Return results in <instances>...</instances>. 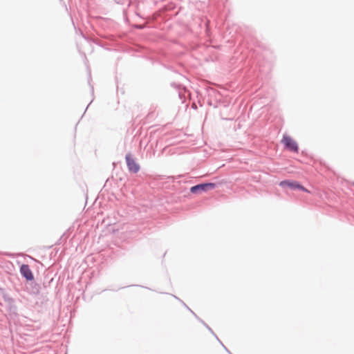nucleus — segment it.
I'll return each instance as SVG.
<instances>
[{
  "mask_svg": "<svg viewBox=\"0 0 354 354\" xmlns=\"http://www.w3.org/2000/svg\"><path fill=\"white\" fill-rule=\"evenodd\" d=\"M175 299H178V301H180L183 305L185 306V308H186L188 310H189L192 313V310L184 303L183 301H182L181 299H180L178 297H177L175 295H171Z\"/></svg>",
  "mask_w": 354,
  "mask_h": 354,
  "instance_id": "nucleus-9",
  "label": "nucleus"
},
{
  "mask_svg": "<svg viewBox=\"0 0 354 354\" xmlns=\"http://www.w3.org/2000/svg\"><path fill=\"white\" fill-rule=\"evenodd\" d=\"M192 315L197 319V320L201 322V324H203V325L204 326L206 327V328H207V330L215 337V338L217 339V340H219V338L217 337V335L214 333V331L212 330V329L203 321L202 320L201 318H199L197 315L194 313V312H192Z\"/></svg>",
  "mask_w": 354,
  "mask_h": 354,
  "instance_id": "nucleus-7",
  "label": "nucleus"
},
{
  "mask_svg": "<svg viewBox=\"0 0 354 354\" xmlns=\"http://www.w3.org/2000/svg\"><path fill=\"white\" fill-rule=\"evenodd\" d=\"M229 354H232V353L230 352V353H229Z\"/></svg>",
  "mask_w": 354,
  "mask_h": 354,
  "instance_id": "nucleus-21",
  "label": "nucleus"
},
{
  "mask_svg": "<svg viewBox=\"0 0 354 354\" xmlns=\"http://www.w3.org/2000/svg\"><path fill=\"white\" fill-rule=\"evenodd\" d=\"M279 185L282 188H289L291 190H300L304 192H309V191L304 187L301 183L296 180H284L279 183Z\"/></svg>",
  "mask_w": 354,
  "mask_h": 354,
  "instance_id": "nucleus-3",
  "label": "nucleus"
},
{
  "mask_svg": "<svg viewBox=\"0 0 354 354\" xmlns=\"http://www.w3.org/2000/svg\"><path fill=\"white\" fill-rule=\"evenodd\" d=\"M133 27L136 28V29H138V30H142L145 28V25L144 24H135L133 26Z\"/></svg>",
  "mask_w": 354,
  "mask_h": 354,
  "instance_id": "nucleus-10",
  "label": "nucleus"
},
{
  "mask_svg": "<svg viewBox=\"0 0 354 354\" xmlns=\"http://www.w3.org/2000/svg\"><path fill=\"white\" fill-rule=\"evenodd\" d=\"M125 160L128 170L131 173L136 174L140 171V165L136 161L135 158L130 152L125 155Z\"/></svg>",
  "mask_w": 354,
  "mask_h": 354,
  "instance_id": "nucleus-5",
  "label": "nucleus"
},
{
  "mask_svg": "<svg viewBox=\"0 0 354 354\" xmlns=\"http://www.w3.org/2000/svg\"><path fill=\"white\" fill-rule=\"evenodd\" d=\"M136 15L138 17H140V18H142V16H141V15H140L138 12H136Z\"/></svg>",
  "mask_w": 354,
  "mask_h": 354,
  "instance_id": "nucleus-15",
  "label": "nucleus"
},
{
  "mask_svg": "<svg viewBox=\"0 0 354 354\" xmlns=\"http://www.w3.org/2000/svg\"><path fill=\"white\" fill-rule=\"evenodd\" d=\"M220 344L222 345V346L224 348V349L228 353H230V351L227 349V348L222 343V342L219 339L218 340Z\"/></svg>",
  "mask_w": 354,
  "mask_h": 354,
  "instance_id": "nucleus-12",
  "label": "nucleus"
},
{
  "mask_svg": "<svg viewBox=\"0 0 354 354\" xmlns=\"http://www.w3.org/2000/svg\"><path fill=\"white\" fill-rule=\"evenodd\" d=\"M92 102H93V100H91L90 103H88V106L91 105V103H92Z\"/></svg>",
  "mask_w": 354,
  "mask_h": 354,
  "instance_id": "nucleus-18",
  "label": "nucleus"
},
{
  "mask_svg": "<svg viewBox=\"0 0 354 354\" xmlns=\"http://www.w3.org/2000/svg\"><path fill=\"white\" fill-rule=\"evenodd\" d=\"M92 102H93V100H91L90 103H88V106L91 105V103H92Z\"/></svg>",
  "mask_w": 354,
  "mask_h": 354,
  "instance_id": "nucleus-19",
  "label": "nucleus"
},
{
  "mask_svg": "<svg viewBox=\"0 0 354 354\" xmlns=\"http://www.w3.org/2000/svg\"><path fill=\"white\" fill-rule=\"evenodd\" d=\"M216 187V184L214 183H202L194 185L190 187L189 191L192 194H196L202 192H207L208 190L214 189Z\"/></svg>",
  "mask_w": 354,
  "mask_h": 354,
  "instance_id": "nucleus-2",
  "label": "nucleus"
},
{
  "mask_svg": "<svg viewBox=\"0 0 354 354\" xmlns=\"http://www.w3.org/2000/svg\"><path fill=\"white\" fill-rule=\"evenodd\" d=\"M92 102H93V100H91L90 103H88V106L91 105V103H92Z\"/></svg>",
  "mask_w": 354,
  "mask_h": 354,
  "instance_id": "nucleus-17",
  "label": "nucleus"
},
{
  "mask_svg": "<svg viewBox=\"0 0 354 354\" xmlns=\"http://www.w3.org/2000/svg\"><path fill=\"white\" fill-rule=\"evenodd\" d=\"M0 292L4 301L7 304V310L10 315L17 314V307L15 304V300L11 297L3 288H0Z\"/></svg>",
  "mask_w": 354,
  "mask_h": 354,
  "instance_id": "nucleus-1",
  "label": "nucleus"
},
{
  "mask_svg": "<svg viewBox=\"0 0 354 354\" xmlns=\"http://www.w3.org/2000/svg\"><path fill=\"white\" fill-rule=\"evenodd\" d=\"M91 92L93 93L94 91V88H93V86L91 85Z\"/></svg>",
  "mask_w": 354,
  "mask_h": 354,
  "instance_id": "nucleus-16",
  "label": "nucleus"
},
{
  "mask_svg": "<svg viewBox=\"0 0 354 354\" xmlns=\"http://www.w3.org/2000/svg\"><path fill=\"white\" fill-rule=\"evenodd\" d=\"M19 272L21 277L26 281H31L34 279L33 273L28 264H22L20 266Z\"/></svg>",
  "mask_w": 354,
  "mask_h": 354,
  "instance_id": "nucleus-6",
  "label": "nucleus"
},
{
  "mask_svg": "<svg viewBox=\"0 0 354 354\" xmlns=\"http://www.w3.org/2000/svg\"><path fill=\"white\" fill-rule=\"evenodd\" d=\"M171 86L174 88H179L181 86L180 84H177L175 82L171 83Z\"/></svg>",
  "mask_w": 354,
  "mask_h": 354,
  "instance_id": "nucleus-11",
  "label": "nucleus"
},
{
  "mask_svg": "<svg viewBox=\"0 0 354 354\" xmlns=\"http://www.w3.org/2000/svg\"><path fill=\"white\" fill-rule=\"evenodd\" d=\"M281 143L286 149L290 152L298 153L299 148L297 142L288 135H284L281 140Z\"/></svg>",
  "mask_w": 354,
  "mask_h": 354,
  "instance_id": "nucleus-4",
  "label": "nucleus"
},
{
  "mask_svg": "<svg viewBox=\"0 0 354 354\" xmlns=\"http://www.w3.org/2000/svg\"><path fill=\"white\" fill-rule=\"evenodd\" d=\"M142 288H145L146 289H149L148 287H144V286H142Z\"/></svg>",
  "mask_w": 354,
  "mask_h": 354,
  "instance_id": "nucleus-20",
  "label": "nucleus"
},
{
  "mask_svg": "<svg viewBox=\"0 0 354 354\" xmlns=\"http://www.w3.org/2000/svg\"><path fill=\"white\" fill-rule=\"evenodd\" d=\"M109 180H110V179H109V178H108V179L106 180V183H105V184H104V187H107V186H108V184H109Z\"/></svg>",
  "mask_w": 354,
  "mask_h": 354,
  "instance_id": "nucleus-13",
  "label": "nucleus"
},
{
  "mask_svg": "<svg viewBox=\"0 0 354 354\" xmlns=\"http://www.w3.org/2000/svg\"><path fill=\"white\" fill-rule=\"evenodd\" d=\"M204 23H205V26L206 35H207V36H209V34H210L209 21L208 19H205Z\"/></svg>",
  "mask_w": 354,
  "mask_h": 354,
  "instance_id": "nucleus-8",
  "label": "nucleus"
},
{
  "mask_svg": "<svg viewBox=\"0 0 354 354\" xmlns=\"http://www.w3.org/2000/svg\"><path fill=\"white\" fill-rule=\"evenodd\" d=\"M133 3H132L131 1H129L128 3V7L133 6Z\"/></svg>",
  "mask_w": 354,
  "mask_h": 354,
  "instance_id": "nucleus-14",
  "label": "nucleus"
}]
</instances>
